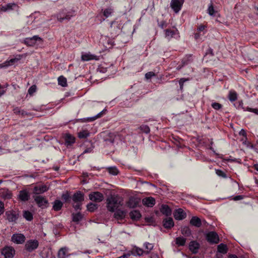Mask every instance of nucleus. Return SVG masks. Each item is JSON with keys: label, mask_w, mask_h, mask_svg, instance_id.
<instances>
[{"label": "nucleus", "mask_w": 258, "mask_h": 258, "mask_svg": "<svg viewBox=\"0 0 258 258\" xmlns=\"http://www.w3.org/2000/svg\"><path fill=\"white\" fill-rule=\"evenodd\" d=\"M106 204L107 210L113 212L122 205V199L118 196L111 195L107 199Z\"/></svg>", "instance_id": "1"}, {"label": "nucleus", "mask_w": 258, "mask_h": 258, "mask_svg": "<svg viewBox=\"0 0 258 258\" xmlns=\"http://www.w3.org/2000/svg\"><path fill=\"white\" fill-rule=\"evenodd\" d=\"M42 42V39L38 35H35L32 37L26 38L23 40V43L28 46H38L41 44Z\"/></svg>", "instance_id": "2"}, {"label": "nucleus", "mask_w": 258, "mask_h": 258, "mask_svg": "<svg viewBox=\"0 0 258 258\" xmlns=\"http://www.w3.org/2000/svg\"><path fill=\"white\" fill-rule=\"evenodd\" d=\"M33 198L39 207L42 209L47 207L48 202L46 198L42 196L36 195L34 196Z\"/></svg>", "instance_id": "3"}, {"label": "nucleus", "mask_w": 258, "mask_h": 258, "mask_svg": "<svg viewBox=\"0 0 258 258\" xmlns=\"http://www.w3.org/2000/svg\"><path fill=\"white\" fill-rule=\"evenodd\" d=\"M184 2V0H171L170 7L173 11L177 13L181 10Z\"/></svg>", "instance_id": "4"}, {"label": "nucleus", "mask_w": 258, "mask_h": 258, "mask_svg": "<svg viewBox=\"0 0 258 258\" xmlns=\"http://www.w3.org/2000/svg\"><path fill=\"white\" fill-rule=\"evenodd\" d=\"M39 245V242L37 240H28L25 244V248L29 251L31 252L36 249Z\"/></svg>", "instance_id": "5"}, {"label": "nucleus", "mask_w": 258, "mask_h": 258, "mask_svg": "<svg viewBox=\"0 0 258 258\" xmlns=\"http://www.w3.org/2000/svg\"><path fill=\"white\" fill-rule=\"evenodd\" d=\"M18 6L15 3H9L0 6V10L3 12H10L12 11H18Z\"/></svg>", "instance_id": "6"}, {"label": "nucleus", "mask_w": 258, "mask_h": 258, "mask_svg": "<svg viewBox=\"0 0 258 258\" xmlns=\"http://www.w3.org/2000/svg\"><path fill=\"white\" fill-rule=\"evenodd\" d=\"M15 250L13 247L6 246L2 250V254L5 258H13L15 255Z\"/></svg>", "instance_id": "7"}, {"label": "nucleus", "mask_w": 258, "mask_h": 258, "mask_svg": "<svg viewBox=\"0 0 258 258\" xmlns=\"http://www.w3.org/2000/svg\"><path fill=\"white\" fill-rule=\"evenodd\" d=\"M206 239L211 243H217L219 241L218 234L213 231L209 232L207 234Z\"/></svg>", "instance_id": "8"}, {"label": "nucleus", "mask_w": 258, "mask_h": 258, "mask_svg": "<svg viewBox=\"0 0 258 258\" xmlns=\"http://www.w3.org/2000/svg\"><path fill=\"white\" fill-rule=\"evenodd\" d=\"M207 31V26L205 25H201L197 29V32L195 34V38L196 40L200 39L201 36L204 35Z\"/></svg>", "instance_id": "9"}, {"label": "nucleus", "mask_w": 258, "mask_h": 258, "mask_svg": "<svg viewBox=\"0 0 258 258\" xmlns=\"http://www.w3.org/2000/svg\"><path fill=\"white\" fill-rule=\"evenodd\" d=\"M48 187L45 184H40L35 186L33 189V194L39 195L48 190Z\"/></svg>", "instance_id": "10"}, {"label": "nucleus", "mask_w": 258, "mask_h": 258, "mask_svg": "<svg viewBox=\"0 0 258 258\" xmlns=\"http://www.w3.org/2000/svg\"><path fill=\"white\" fill-rule=\"evenodd\" d=\"M89 197L91 201L96 202H100L103 199V194L98 191L93 192L90 194Z\"/></svg>", "instance_id": "11"}, {"label": "nucleus", "mask_w": 258, "mask_h": 258, "mask_svg": "<svg viewBox=\"0 0 258 258\" xmlns=\"http://www.w3.org/2000/svg\"><path fill=\"white\" fill-rule=\"evenodd\" d=\"M30 198V195L27 189H23L19 191L18 199L22 202L28 201Z\"/></svg>", "instance_id": "12"}, {"label": "nucleus", "mask_w": 258, "mask_h": 258, "mask_svg": "<svg viewBox=\"0 0 258 258\" xmlns=\"http://www.w3.org/2000/svg\"><path fill=\"white\" fill-rule=\"evenodd\" d=\"M12 241L16 244H22L25 240V237L22 234H14L12 236Z\"/></svg>", "instance_id": "13"}, {"label": "nucleus", "mask_w": 258, "mask_h": 258, "mask_svg": "<svg viewBox=\"0 0 258 258\" xmlns=\"http://www.w3.org/2000/svg\"><path fill=\"white\" fill-rule=\"evenodd\" d=\"M174 217L176 220H181L186 217V213L182 209L176 210L173 213Z\"/></svg>", "instance_id": "14"}, {"label": "nucleus", "mask_w": 258, "mask_h": 258, "mask_svg": "<svg viewBox=\"0 0 258 258\" xmlns=\"http://www.w3.org/2000/svg\"><path fill=\"white\" fill-rule=\"evenodd\" d=\"M6 216L7 217V219L9 222H15L18 218V214H17L16 212L13 211H9L6 212Z\"/></svg>", "instance_id": "15"}, {"label": "nucleus", "mask_w": 258, "mask_h": 258, "mask_svg": "<svg viewBox=\"0 0 258 258\" xmlns=\"http://www.w3.org/2000/svg\"><path fill=\"white\" fill-rule=\"evenodd\" d=\"M110 31L112 34V36H116L119 31L120 28L119 24L115 21H112L110 23Z\"/></svg>", "instance_id": "16"}, {"label": "nucleus", "mask_w": 258, "mask_h": 258, "mask_svg": "<svg viewBox=\"0 0 258 258\" xmlns=\"http://www.w3.org/2000/svg\"><path fill=\"white\" fill-rule=\"evenodd\" d=\"M72 199L74 203H82L84 200V194L80 191H77L73 195Z\"/></svg>", "instance_id": "17"}, {"label": "nucleus", "mask_w": 258, "mask_h": 258, "mask_svg": "<svg viewBox=\"0 0 258 258\" xmlns=\"http://www.w3.org/2000/svg\"><path fill=\"white\" fill-rule=\"evenodd\" d=\"M65 144L67 146H71L75 142V137L70 134H66L64 136Z\"/></svg>", "instance_id": "18"}, {"label": "nucleus", "mask_w": 258, "mask_h": 258, "mask_svg": "<svg viewBox=\"0 0 258 258\" xmlns=\"http://www.w3.org/2000/svg\"><path fill=\"white\" fill-rule=\"evenodd\" d=\"M200 248V244L196 241H191L189 244V249L193 253H197Z\"/></svg>", "instance_id": "19"}, {"label": "nucleus", "mask_w": 258, "mask_h": 258, "mask_svg": "<svg viewBox=\"0 0 258 258\" xmlns=\"http://www.w3.org/2000/svg\"><path fill=\"white\" fill-rule=\"evenodd\" d=\"M20 59V57L12 58L9 60H6L3 63L0 64V69L7 68L17 62Z\"/></svg>", "instance_id": "20"}, {"label": "nucleus", "mask_w": 258, "mask_h": 258, "mask_svg": "<svg viewBox=\"0 0 258 258\" xmlns=\"http://www.w3.org/2000/svg\"><path fill=\"white\" fill-rule=\"evenodd\" d=\"M143 204L147 207H152L155 204V200L152 197H148L143 200Z\"/></svg>", "instance_id": "21"}, {"label": "nucleus", "mask_w": 258, "mask_h": 258, "mask_svg": "<svg viewBox=\"0 0 258 258\" xmlns=\"http://www.w3.org/2000/svg\"><path fill=\"white\" fill-rule=\"evenodd\" d=\"M238 108H241L244 111H249L251 112H253L255 114H258V109L257 108H253L249 107H243V102L242 101L239 102V106Z\"/></svg>", "instance_id": "22"}, {"label": "nucleus", "mask_w": 258, "mask_h": 258, "mask_svg": "<svg viewBox=\"0 0 258 258\" xmlns=\"http://www.w3.org/2000/svg\"><path fill=\"white\" fill-rule=\"evenodd\" d=\"M163 225L164 228L170 229L174 226L173 220L172 218H167L163 221Z\"/></svg>", "instance_id": "23"}, {"label": "nucleus", "mask_w": 258, "mask_h": 258, "mask_svg": "<svg viewBox=\"0 0 258 258\" xmlns=\"http://www.w3.org/2000/svg\"><path fill=\"white\" fill-rule=\"evenodd\" d=\"M189 223L190 225L196 227H200L202 225V222L200 218L196 216H194L191 218Z\"/></svg>", "instance_id": "24"}, {"label": "nucleus", "mask_w": 258, "mask_h": 258, "mask_svg": "<svg viewBox=\"0 0 258 258\" xmlns=\"http://www.w3.org/2000/svg\"><path fill=\"white\" fill-rule=\"evenodd\" d=\"M139 204V200L134 197H131L129 199L127 205L131 208H134L136 207Z\"/></svg>", "instance_id": "25"}, {"label": "nucleus", "mask_w": 258, "mask_h": 258, "mask_svg": "<svg viewBox=\"0 0 258 258\" xmlns=\"http://www.w3.org/2000/svg\"><path fill=\"white\" fill-rule=\"evenodd\" d=\"M82 59L84 61H89L90 60H98V57L96 55L91 54V53H85L82 55Z\"/></svg>", "instance_id": "26"}, {"label": "nucleus", "mask_w": 258, "mask_h": 258, "mask_svg": "<svg viewBox=\"0 0 258 258\" xmlns=\"http://www.w3.org/2000/svg\"><path fill=\"white\" fill-rule=\"evenodd\" d=\"M176 34H178L177 30L166 29L165 30V37L168 40L175 37Z\"/></svg>", "instance_id": "27"}, {"label": "nucleus", "mask_w": 258, "mask_h": 258, "mask_svg": "<svg viewBox=\"0 0 258 258\" xmlns=\"http://www.w3.org/2000/svg\"><path fill=\"white\" fill-rule=\"evenodd\" d=\"M161 212L166 215V216H168L171 215V210L170 207L166 205H162L160 208Z\"/></svg>", "instance_id": "28"}, {"label": "nucleus", "mask_w": 258, "mask_h": 258, "mask_svg": "<svg viewBox=\"0 0 258 258\" xmlns=\"http://www.w3.org/2000/svg\"><path fill=\"white\" fill-rule=\"evenodd\" d=\"M69 249L67 247H62L59 249L58 252V258H66L69 254L68 253Z\"/></svg>", "instance_id": "29"}, {"label": "nucleus", "mask_w": 258, "mask_h": 258, "mask_svg": "<svg viewBox=\"0 0 258 258\" xmlns=\"http://www.w3.org/2000/svg\"><path fill=\"white\" fill-rule=\"evenodd\" d=\"M208 13L210 16L216 15L218 14L217 8L214 7L213 4L211 3L209 5L208 10Z\"/></svg>", "instance_id": "30"}, {"label": "nucleus", "mask_w": 258, "mask_h": 258, "mask_svg": "<svg viewBox=\"0 0 258 258\" xmlns=\"http://www.w3.org/2000/svg\"><path fill=\"white\" fill-rule=\"evenodd\" d=\"M125 216V212L122 210H117L114 214V217L117 220H121Z\"/></svg>", "instance_id": "31"}, {"label": "nucleus", "mask_w": 258, "mask_h": 258, "mask_svg": "<svg viewBox=\"0 0 258 258\" xmlns=\"http://www.w3.org/2000/svg\"><path fill=\"white\" fill-rule=\"evenodd\" d=\"M106 109H103L102 111L98 113L96 115L91 117H88L86 119V121H92L96 119L97 118H100L102 117L104 114L106 113Z\"/></svg>", "instance_id": "32"}, {"label": "nucleus", "mask_w": 258, "mask_h": 258, "mask_svg": "<svg viewBox=\"0 0 258 258\" xmlns=\"http://www.w3.org/2000/svg\"><path fill=\"white\" fill-rule=\"evenodd\" d=\"M175 241L178 246H182L185 244L186 238L181 236L177 237L176 238Z\"/></svg>", "instance_id": "33"}, {"label": "nucleus", "mask_w": 258, "mask_h": 258, "mask_svg": "<svg viewBox=\"0 0 258 258\" xmlns=\"http://www.w3.org/2000/svg\"><path fill=\"white\" fill-rule=\"evenodd\" d=\"M144 247L145 248V250H144L145 251V254H149L150 252L151 251V250L153 249L154 247V245L152 243H149V242H145L144 244Z\"/></svg>", "instance_id": "34"}, {"label": "nucleus", "mask_w": 258, "mask_h": 258, "mask_svg": "<svg viewBox=\"0 0 258 258\" xmlns=\"http://www.w3.org/2000/svg\"><path fill=\"white\" fill-rule=\"evenodd\" d=\"M130 216L133 220H139L141 215L140 213L137 210H134L130 212Z\"/></svg>", "instance_id": "35"}, {"label": "nucleus", "mask_w": 258, "mask_h": 258, "mask_svg": "<svg viewBox=\"0 0 258 258\" xmlns=\"http://www.w3.org/2000/svg\"><path fill=\"white\" fill-rule=\"evenodd\" d=\"M228 98L231 102H233L237 99V94L234 90H230L228 94Z\"/></svg>", "instance_id": "36"}, {"label": "nucleus", "mask_w": 258, "mask_h": 258, "mask_svg": "<svg viewBox=\"0 0 258 258\" xmlns=\"http://www.w3.org/2000/svg\"><path fill=\"white\" fill-rule=\"evenodd\" d=\"M62 206V203L58 200H55L53 203V209L55 211H59Z\"/></svg>", "instance_id": "37"}, {"label": "nucleus", "mask_w": 258, "mask_h": 258, "mask_svg": "<svg viewBox=\"0 0 258 258\" xmlns=\"http://www.w3.org/2000/svg\"><path fill=\"white\" fill-rule=\"evenodd\" d=\"M13 111L16 114H19L22 117L28 115L29 113L23 110H21L19 107H16L13 109Z\"/></svg>", "instance_id": "38"}, {"label": "nucleus", "mask_w": 258, "mask_h": 258, "mask_svg": "<svg viewBox=\"0 0 258 258\" xmlns=\"http://www.w3.org/2000/svg\"><path fill=\"white\" fill-rule=\"evenodd\" d=\"M89 135L90 132L86 130L81 131L78 133V137L80 139L87 138Z\"/></svg>", "instance_id": "39"}, {"label": "nucleus", "mask_w": 258, "mask_h": 258, "mask_svg": "<svg viewBox=\"0 0 258 258\" xmlns=\"http://www.w3.org/2000/svg\"><path fill=\"white\" fill-rule=\"evenodd\" d=\"M132 253L134 255L141 256L145 253V251L142 248H140L138 247H135L132 251Z\"/></svg>", "instance_id": "40"}, {"label": "nucleus", "mask_w": 258, "mask_h": 258, "mask_svg": "<svg viewBox=\"0 0 258 258\" xmlns=\"http://www.w3.org/2000/svg\"><path fill=\"white\" fill-rule=\"evenodd\" d=\"M218 251L221 253H226L227 252V246L223 243H221L218 245Z\"/></svg>", "instance_id": "41"}, {"label": "nucleus", "mask_w": 258, "mask_h": 258, "mask_svg": "<svg viewBox=\"0 0 258 258\" xmlns=\"http://www.w3.org/2000/svg\"><path fill=\"white\" fill-rule=\"evenodd\" d=\"M107 170L109 174L112 175H116L119 172L118 169L115 166L107 167Z\"/></svg>", "instance_id": "42"}, {"label": "nucleus", "mask_w": 258, "mask_h": 258, "mask_svg": "<svg viewBox=\"0 0 258 258\" xmlns=\"http://www.w3.org/2000/svg\"><path fill=\"white\" fill-rule=\"evenodd\" d=\"M181 234L185 236H189L191 235V230L188 227L185 226L181 228Z\"/></svg>", "instance_id": "43"}, {"label": "nucleus", "mask_w": 258, "mask_h": 258, "mask_svg": "<svg viewBox=\"0 0 258 258\" xmlns=\"http://www.w3.org/2000/svg\"><path fill=\"white\" fill-rule=\"evenodd\" d=\"M192 61V56L188 55L184 57L182 60V66L190 63Z\"/></svg>", "instance_id": "44"}, {"label": "nucleus", "mask_w": 258, "mask_h": 258, "mask_svg": "<svg viewBox=\"0 0 258 258\" xmlns=\"http://www.w3.org/2000/svg\"><path fill=\"white\" fill-rule=\"evenodd\" d=\"M58 83L62 87L67 86V79L63 76H60L58 78Z\"/></svg>", "instance_id": "45"}, {"label": "nucleus", "mask_w": 258, "mask_h": 258, "mask_svg": "<svg viewBox=\"0 0 258 258\" xmlns=\"http://www.w3.org/2000/svg\"><path fill=\"white\" fill-rule=\"evenodd\" d=\"M87 210L90 212H94L98 208V206L96 204L90 203L87 206Z\"/></svg>", "instance_id": "46"}, {"label": "nucleus", "mask_w": 258, "mask_h": 258, "mask_svg": "<svg viewBox=\"0 0 258 258\" xmlns=\"http://www.w3.org/2000/svg\"><path fill=\"white\" fill-rule=\"evenodd\" d=\"M23 216L28 221H31L33 219L32 214L28 211H25L24 212Z\"/></svg>", "instance_id": "47"}, {"label": "nucleus", "mask_w": 258, "mask_h": 258, "mask_svg": "<svg viewBox=\"0 0 258 258\" xmlns=\"http://www.w3.org/2000/svg\"><path fill=\"white\" fill-rule=\"evenodd\" d=\"M82 219V215L80 213L73 215V220L74 222H79Z\"/></svg>", "instance_id": "48"}, {"label": "nucleus", "mask_w": 258, "mask_h": 258, "mask_svg": "<svg viewBox=\"0 0 258 258\" xmlns=\"http://www.w3.org/2000/svg\"><path fill=\"white\" fill-rule=\"evenodd\" d=\"M216 173L217 175L219 176L223 177V178H226L227 176L226 174L221 170L220 169H216L215 170Z\"/></svg>", "instance_id": "49"}, {"label": "nucleus", "mask_w": 258, "mask_h": 258, "mask_svg": "<svg viewBox=\"0 0 258 258\" xmlns=\"http://www.w3.org/2000/svg\"><path fill=\"white\" fill-rule=\"evenodd\" d=\"M211 106L215 110H219L222 107V105L221 104L217 102L212 103Z\"/></svg>", "instance_id": "50"}, {"label": "nucleus", "mask_w": 258, "mask_h": 258, "mask_svg": "<svg viewBox=\"0 0 258 258\" xmlns=\"http://www.w3.org/2000/svg\"><path fill=\"white\" fill-rule=\"evenodd\" d=\"M61 197L62 200H63L66 202H70L71 198L68 192L62 194Z\"/></svg>", "instance_id": "51"}, {"label": "nucleus", "mask_w": 258, "mask_h": 258, "mask_svg": "<svg viewBox=\"0 0 258 258\" xmlns=\"http://www.w3.org/2000/svg\"><path fill=\"white\" fill-rule=\"evenodd\" d=\"M115 137L114 135L111 134L109 138H106L105 140L107 142H109L110 143H114L115 142Z\"/></svg>", "instance_id": "52"}, {"label": "nucleus", "mask_w": 258, "mask_h": 258, "mask_svg": "<svg viewBox=\"0 0 258 258\" xmlns=\"http://www.w3.org/2000/svg\"><path fill=\"white\" fill-rule=\"evenodd\" d=\"M140 128H141V130L143 132H144L146 134H148L150 131L149 127L146 125H143L141 126Z\"/></svg>", "instance_id": "53"}, {"label": "nucleus", "mask_w": 258, "mask_h": 258, "mask_svg": "<svg viewBox=\"0 0 258 258\" xmlns=\"http://www.w3.org/2000/svg\"><path fill=\"white\" fill-rule=\"evenodd\" d=\"M113 12V10L111 8H108L105 9L103 12L104 16H108L111 15Z\"/></svg>", "instance_id": "54"}, {"label": "nucleus", "mask_w": 258, "mask_h": 258, "mask_svg": "<svg viewBox=\"0 0 258 258\" xmlns=\"http://www.w3.org/2000/svg\"><path fill=\"white\" fill-rule=\"evenodd\" d=\"M94 146L92 144H91V145H90V147L86 148V149L84 150V151H83V154H85V153H91L92 152L93 149H94Z\"/></svg>", "instance_id": "55"}, {"label": "nucleus", "mask_w": 258, "mask_h": 258, "mask_svg": "<svg viewBox=\"0 0 258 258\" xmlns=\"http://www.w3.org/2000/svg\"><path fill=\"white\" fill-rule=\"evenodd\" d=\"M188 80H189L188 79H185V78H181L180 79V80L179 81V84L180 85V89L181 90H182V89H183L184 83Z\"/></svg>", "instance_id": "56"}, {"label": "nucleus", "mask_w": 258, "mask_h": 258, "mask_svg": "<svg viewBox=\"0 0 258 258\" xmlns=\"http://www.w3.org/2000/svg\"><path fill=\"white\" fill-rule=\"evenodd\" d=\"M36 91V86L35 85H33L30 87L28 89V93L29 94L32 95L34 93H35Z\"/></svg>", "instance_id": "57"}, {"label": "nucleus", "mask_w": 258, "mask_h": 258, "mask_svg": "<svg viewBox=\"0 0 258 258\" xmlns=\"http://www.w3.org/2000/svg\"><path fill=\"white\" fill-rule=\"evenodd\" d=\"M154 76H155V74L153 72H149L145 74V78L147 79H150Z\"/></svg>", "instance_id": "58"}, {"label": "nucleus", "mask_w": 258, "mask_h": 258, "mask_svg": "<svg viewBox=\"0 0 258 258\" xmlns=\"http://www.w3.org/2000/svg\"><path fill=\"white\" fill-rule=\"evenodd\" d=\"M81 205H82L81 202L74 203V204H73V207L77 211L78 210H81Z\"/></svg>", "instance_id": "59"}, {"label": "nucleus", "mask_w": 258, "mask_h": 258, "mask_svg": "<svg viewBox=\"0 0 258 258\" xmlns=\"http://www.w3.org/2000/svg\"><path fill=\"white\" fill-rule=\"evenodd\" d=\"M98 71L102 73H105L107 72V68H104L102 66H100L97 69Z\"/></svg>", "instance_id": "60"}, {"label": "nucleus", "mask_w": 258, "mask_h": 258, "mask_svg": "<svg viewBox=\"0 0 258 258\" xmlns=\"http://www.w3.org/2000/svg\"><path fill=\"white\" fill-rule=\"evenodd\" d=\"M4 203L0 201V215H2L4 212Z\"/></svg>", "instance_id": "61"}, {"label": "nucleus", "mask_w": 258, "mask_h": 258, "mask_svg": "<svg viewBox=\"0 0 258 258\" xmlns=\"http://www.w3.org/2000/svg\"><path fill=\"white\" fill-rule=\"evenodd\" d=\"M158 25L162 28H164L167 27V23L163 21L158 22Z\"/></svg>", "instance_id": "62"}, {"label": "nucleus", "mask_w": 258, "mask_h": 258, "mask_svg": "<svg viewBox=\"0 0 258 258\" xmlns=\"http://www.w3.org/2000/svg\"><path fill=\"white\" fill-rule=\"evenodd\" d=\"M246 139H247L246 138H245L244 139H242L241 140V141H243V144L246 145L247 147L250 146L251 148H252V147H253L252 145H250V143L246 141Z\"/></svg>", "instance_id": "63"}, {"label": "nucleus", "mask_w": 258, "mask_h": 258, "mask_svg": "<svg viewBox=\"0 0 258 258\" xmlns=\"http://www.w3.org/2000/svg\"><path fill=\"white\" fill-rule=\"evenodd\" d=\"M246 139H247L246 138H245L244 139H242L241 140V141H243V144L246 145L247 147L250 146L251 148H252V147H253L252 145H250V143L246 141Z\"/></svg>", "instance_id": "64"}]
</instances>
